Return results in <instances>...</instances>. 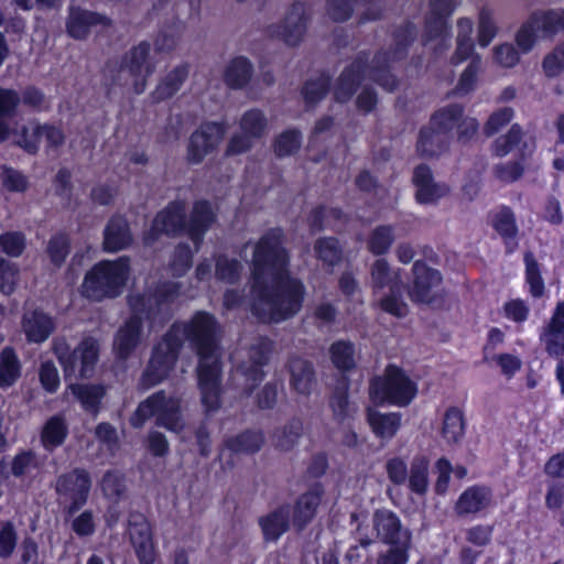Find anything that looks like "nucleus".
Instances as JSON below:
<instances>
[{
    "label": "nucleus",
    "instance_id": "nucleus-1",
    "mask_svg": "<svg viewBox=\"0 0 564 564\" xmlns=\"http://www.w3.org/2000/svg\"><path fill=\"white\" fill-rule=\"evenodd\" d=\"M290 253L280 228L267 231L256 243L252 256L250 306L263 323H279L302 308L305 285L290 274Z\"/></svg>",
    "mask_w": 564,
    "mask_h": 564
},
{
    "label": "nucleus",
    "instance_id": "nucleus-2",
    "mask_svg": "<svg viewBox=\"0 0 564 564\" xmlns=\"http://www.w3.org/2000/svg\"><path fill=\"white\" fill-rule=\"evenodd\" d=\"M175 330L180 350L184 341L198 357L196 368L200 400L207 413L220 408L221 395V327L216 317L207 312H197L186 323H175L167 332Z\"/></svg>",
    "mask_w": 564,
    "mask_h": 564
},
{
    "label": "nucleus",
    "instance_id": "nucleus-3",
    "mask_svg": "<svg viewBox=\"0 0 564 564\" xmlns=\"http://www.w3.org/2000/svg\"><path fill=\"white\" fill-rule=\"evenodd\" d=\"M416 26L406 22L398 28L393 35L394 48L392 54L379 52L369 64V54L360 53L338 76L334 86V99L345 104L351 99L360 83L369 78L387 91H393L398 87V79L390 73V63L403 58L409 46L416 37Z\"/></svg>",
    "mask_w": 564,
    "mask_h": 564
},
{
    "label": "nucleus",
    "instance_id": "nucleus-4",
    "mask_svg": "<svg viewBox=\"0 0 564 564\" xmlns=\"http://www.w3.org/2000/svg\"><path fill=\"white\" fill-rule=\"evenodd\" d=\"M180 294V285L175 282H164L154 290L129 296L132 316L119 327L113 338V350L121 360L128 359L141 343L142 317L163 322L169 318V304Z\"/></svg>",
    "mask_w": 564,
    "mask_h": 564
},
{
    "label": "nucleus",
    "instance_id": "nucleus-5",
    "mask_svg": "<svg viewBox=\"0 0 564 564\" xmlns=\"http://www.w3.org/2000/svg\"><path fill=\"white\" fill-rule=\"evenodd\" d=\"M215 219L216 215L207 200H198L194 204L188 221L184 203L173 202L156 215L150 231L144 236V243L152 246L161 234L176 236L186 232L195 246V251H198L205 234Z\"/></svg>",
    "mask_w": 564,
    "mask_h": 564
},
{
    "label": "nucleus",
    "instance_id": "nucleus-6",
    "mask_svg": "<svg viewBox=\"0 0 564 564\" xmlns=\"http://www.w3.org/2000/svg\"><path fill=\"white\" fill-rule=\"evenodd\" d=\"M129 274L128 257L100 261L86 273L83 293L94 301L113 299L122 292Z\"/></svg>",
    "mask_w": 564,
    "mask_h": 564
},
{
    "label": "nucleus",
    "instance_id": "nucleus-7",
    "mask_svg": "<svg viewBox=\"0 0 564 564\" xmlns=\"http://www.w3.org/2000/svg\"><path fill=\"white\" fill-rule=\"evenodd\" d=\"M150 417H155L158 426L174 433L182 432L185 420L181 398L167 395L164 390H160L139 404L130 421L132 426L140 429Z\"/></svg>",
    "mask_w": 564,
    "mask_h": 564
},
{
    "label": "nucleus",
    "instance_id": "nucleus-8",
    "mask_svg": "<svg viewBox=\"0 0 564 564\" xmlns=\"http://www.w3.org/2000/svg\"><path fill=\"white\" fill-rule=\"evenodd\" d=\"M91 485L90 474L85 468H74L56 477V501L65 518L73 517L86 505Z\"/></svg>",
    "mask_w": 564,
    "mask_h": 564
},
{
    "label": "nucleus",
    "instance_id": "nucleus-9",
    "mask_svg": "<svg viewBox=\"0 0 564 564\" xmlns=\"http://www.w3.org/2000/svg\"><path fill=\"white\" fill-rule=\"evenodd\" d=\"M416 384L397 366H388L383 377L371 380L369 394L373 402L405 406L416 395Z\"/></svg>",
    "mask_w": 564,
    "mask_h": 564
},
{
    "label": "nucleus",
    "instance_id": "nucleus-10",
    "mask_svg": "<svg viewBox=\"0 0 564 564\" xmlns=\"http://www.w3.org/2000/svg\"><path fill=\"white\" fill-rule=\"evenodd\" d=\"M401 276L399 270L393 271L386 259H377L370 267V285L373 291L389 288L390 293L380 300V307L397 317L409 313L408 304L401 296Z\"/></svg>",
    "mask_w": 564,
    "mask_h": 564
},
{
    "label": "nucleus",
    "instance_id": "nucleus-11",
    "mask_svg": "<svg viewBox=\"0 0 564 564\" xmlns=\"http://www.w3.org/2000/svg\"><path fill=\"white\" fill-rule=\"evenodd\" d=\"M53 350L64 368L65 376L75 373L78 366L82 378L93 376L99 355V345L96 339L85 338L74 350H70L64 339L57 338L54 340Z\"/></svg>",
    "mask_w": 564,
    "mask_h": 564
},
{
    "label": "nucleus",
    "instance_id": "nucleus-12",
    "mask_svg": "<svg viewBox=\"0 0 564 564\" xmlns=\"http://www.w3.org/2000/svg\"><path fill=\"white\" fill-rule=\"evenodd\" d=\"M175 330L166 332L162 340L154 346L151 359L142 373L140 384L150 389L161 383L173 369L180 354V340Z\"/></svg>",
    "mask_w": 564,
    "mask_h": 564
},
{
    "label": "nucleus",
    "instance_id": "nucleus-13",
    "mask_svg": "<svg viewBox=\"0 0 564 564\" xmlns=\"http://www.w3.org/2000/svg\"><path fill=\"white\" fill-rule=\"evenodd\" d=\"M272 345L264 338L253 343L246 355L236 367V373L243 378V393L249 397L254 389L263 381L265 372L262 367L269 362Z\"/></svg>",
    "mask_w": 564,
    "mask_h": 564
},
{
    "label": "nucleus",
    "instance_id": "nucleus-14",
    "mask_svg": "<svg viewBox=\"0 0 564 564\" xmlns=\"http://www.w3.org/2000/svg\"><path fill=\"white\" fill-rule=\"evenodd\" d=\"M412 281L408 286L409 299L416 304L430 305L438 299L442 283L441 273L423 261H415L412 267Z\"/></svg>",
    "mask_w": 564,
    "mask_h": 564
},
{
    "label": "nucleus",
    "instance_id": "nucleus-15",
    "mask_svg": "<svg viewBox=\"0 0 564 564\" xmlns=\"http://www.w3.org/2000/svg\"><path fill=\"white\" fill-rule=\"evenodd\" d=\"M221 123L204 122L189 137L186 149V161L196 165L214 152L225 137Z\"/></svg>",
    "mask_w": 564,
    "mask_h": 564
},
{
    "label": "nucleus",
    "instance_id": "nucleus-16",
    "mask_svg": "<svg viewBox=\"0 0 564 564\" xmlns=\"http://www.w3.org/2000/svg\"><path fill=\"white\" fill-rule=\"evenodd\" d=\"M307 20L304 3L294 2L286 10L280 23L268 26L267 34L272 39L283 41L286 45L296 46L306 33Z\"/></svg>",
    "mask_w": 564,
    "mask_h": 564
},
{
    "label": "nucleus",
    "instance_id": "nucleus-17",
    "mask_svg": "<svg viewBox=\"0 0 564 564\" xmlns=\"http://www.w3.org/2000/svg\"><path fill=\"white\" fill-rule=\"evenodd\" d=\"M372 530L376 539L387 545L411 544L412 533L404 527L397 513L389 509H378L373 512Z\"/></svg>",
    "mask_w": 564,
    "mask_h": 564
},
{
    "label": "nucleus",
    "instance_id": "nucleus-18",
    "mask_svg": "<svg viewBox=\"0 0 564 564\" xmlns=\"http://www.w3.org/2000/svg\"><path fill=\"white\" fill-rule=\"evenodd\" d=\"M412 182L415 186V198L420 204H436L449 193V187L445 183L434 180L433 172L426 164H420L414 169Z\"/></svg>",
    "mask_w": 564,
    "mask_h": 564
},
{
    "label": "nucleus",
    "instance_id": "nucleus-19",
    "mask_svg": "<svg viewBox=\"0 0 564 564\" xmlns=\"http://www.w3.org/2000/svg\"><path fill=\"white\" fill-rule=\"evenodd\" d=\"M540 340L550 357L564 358V300L557 303L553 316L540 334Z\"/></svg>",
    "mask_w": 564,
    "mask_h": 564
},
{
    "label": "nucleus",
    "instance_id": "nucleus-20",
    "mask_svg": "<svg viewBox=\"0 0 564 564\" xmlns=\"http://www.w3.org/2000/svg\"><path fill=\"white\" fill-rule=\"evenodd\" d=\"M286 369L290 376V388L297 394L308 397L316 383L313 364L299 356L289 358Z\"/></svg>",
    "mask_w": 564,
    "mask_h": 564
},
{
    "label": "nucleus",
    "instance_id": "nucleus-21",
    "mask_svg": "<svg viewBox=\"0 0 564 564\" xmlns=\"http://www.w3.org/2000/svg\"><path fill=\"white\" fill-rule=\"evenodd\" d=\"M22 330L30 343H44L55 330L53 318L40 308H26L22 316Z\"/></svg>",
    "mask_w": 564,
    "mask_h": 564
},
{
    "label": "nucleus",
    "instance_id": "nucleus-22",
    "mask_svg": "<svg viewBox=\"0 0 564 564\" xmlns=\"http://www.w3.org/2000/svg\"><path fill=\"white\" fill-rule=\"evenodd\" d=\"M323 495L324 489L317 484L297 498L292 509V523L297 531H302L314 519Z\"/></svg>",
    "mask_w": 564,
    "mask_h": 564
},
{
    "label": "nucleus",
    "instance_id": "nucleus-23",
    "mask_svg": "<svg viewBox=\"0 0 564 564\" xmlns=\"http://www.w3.org/2000/svg\"><path fill=\"white\" fill-rule=\"evenodd\" d=\"M492 503V490L486 486H471L464 490L455 503L458 517L476 514Z\"/></svg>",
    "mask_w": 564,
    "mask_h": 564
},
{
    "label": "nucleus",
    "instance_id": "nucleus-24",
    "mask_svg": "<svg viewBox=\"0 0 564 564\" xmlns=\"http://www.w3.org/2000/svg\"><path fill=\"white\" fill-rule=\"evenodd\" d=\"M111 21L108 17L80 8H72L67 20L68 34L77 40L87 37L90 29L96 25L109 26Z\"/></svg>",
    "mask_w": 564,
    "mask_h": 564
},
{
    "label": "nucleus",
    "instance_id": "nucleus-25",
    "mask_svg": "<svg viewBox=\"0 0 564 564\" xmlns=\"http://www.w3.org/2000/svg\"><path fill=\"white\" fill-rule=\"evenodd\" d=\"M291 513V506L282 505L259 518L264 541H278L290 529Z\"/></svg>",
    "mask_w": 564,
    "mask_h": 564
},
{
    "label": "nucleus",
    "instance_id": "nucleus-26",
    "mask_svg": "<svg viewBox=\"0 0 564 564\" xmlns=\"http://www.w3.org/2000/svg\"><path fill=\"white\" fill-rule=\"evenodd\" d=\"M451 39L452 32L448 18L426 14L423 33L424 45L437 41V44L433 47V52L436 56H440L451 47Z\"/></svg>",
    "mask_w": 564,
    "mask_h": 564
},
{
    "label": "nucleus",
    "instance_id": "nucleus-27",
    "mask_svg": "<svg viewBox=\"0 0 564 564\" xmlns=\"http://www.w3.org/2000/svg\"><path fill=\"white\" fill-rule=\"evenodd\" d=\"M451 140V137L429 122L419 132L416 151L424 158H437L448 150Z\"/></svg>",
    "mask_w": 564,
    "mask_h": 564
},
{
    "label": "nucleus",
    "instance_id": "nucleus-28",
    "mask_svg": "<svg viewBox=\"0 0 564 564\" xmlns=\"http://www.w3.org/2000/svg\"><path fill=\"white\" fill-rule=\"evenodd\" d=\"M129 535L140 564H154L150 524L143 518H140V521H130Z\"/></svg>",
    "mask_w": 564,
    "mask_h": 564
},
{
    "label": "nucleus",
    "instance_id": "nucleus-29",
    "mask_svg": "<svg viewBox=\"0 0 564 564\" xmlns=\"http://www.w3.org/2000/svg\"><path fill=\"white\" fill-rule=\"evenodd\" d=\"M367 422L376 435L381 441L392 440L402 425V415L398 412L383 413L376 409L367 410Z\"/></svg>",
    "mask_w": 564,
    "mask_h": 564
},
{
    "label": "nucleus",
    "instance_id": "nucleus-30",
    "mask_svg": "<svg viewBox=\"0 0 564 564\" xmlns=\"http://www.w3.org/2000/svg\"><path fill=\"white\" fill-rule=\"evenodd\" d=\"M132 243L129 224L121 216L109 219L104 230V249L108 252H118Z\"/></svg>",
    "mask_w": 564,
    "mask_h": 564
},
{
    "label": "nucleus",
    "instance_id": "nucleus-31",
    "mask_svg": "<svg viewBox=\"0 0 564 564\" xmlns=\"http://www.w3.org/2000/svg\"><path fill=\"white\" fill-rule=\"evenodd\" d=\"M531 14L542 39H553L564 32V8L536 10Z\"/></svg>",
    "mask_w": 564,
    "mask_h": 564
},
{
    "label": "nucleus",
    "instance_id": "nucleus-32",
    "mask_svg": "<svg viewBox=\"0 0 564 564\" xmlns=\"http://www.w3.org/2000/svg\"><path fill=\"white\" fill-rule=\"evenodd\" d=\"M150 50L151 46L148 42H141L133 46L122 59L127 67H130V73H134L145 80L155 70V63L150 57Z\"/></svg>",
    "mask_w": 564,
    "mask_h": 564
},
{
    "label": "nucleus",
    "instance_id": "nucleus-33",
    "mask_svg": "<svg viewBox=\"0 0 564 564\" xmlns=\"http://www.w3.org/2000/svg\"><path fill=\"white\" fill-rule=\"evenodd\" d=\"M492 226L502 238L506 252L512 253L518 248V226L516 215L509 207H502L494 217Z\"/></svg>",
    "mask_w": 564,
    "mask_h": 564
},
{
    "label": "nucleus",
    "instance_id": "nucleus-34",
    "mask_svg": "<svg viewBox=\"0 0 564 564\" xmlns=\"http://www.w3.org/2000/svg\"><path fill=\"white\" fill-rule=\"evenodd\" d=\"M304 434L303 421L293 417L284 425L276 427L271 436L273 446L282 452L292 451Z\"/></svg>",
    "mask_w": 564,
    "mask_h": 564
},
{
    "label": "nucleus",
    "instance_id": "nucleus-35",
    "mask_svg": "<svg viewBox=\"0 0 564 564\" xmlns=\"http://www.w3.org/2000/svg\"><path fill=\"white\" fill-rule=\"evenodd\" d=\"M40 466L41 462L34 452L22 451L12 458L9 468L3 459L0 462V475L3 479H8L11 475L22 478L32 470L39 469Z\"/></svg>",
    "mask_w": 564,
    "mask_h": 564
},
{
    "label": "nucleus",
    "instance_id": "nucleus-36",
    "mask_svg": "<svg viewBox=\"0 0 564 564\" xmlns=\"http://www.w3.org/2000/svg\"><path fill=\"white\" fill-rule=\"evenodd\" d=\"M252 74L251 62L243 56H237L227 64L224 80L230 88L240 89L250 82Z\"/></svg>",
    "mask_w": 564,
    "mask_h": 564
},
{
    "label": "nucleus",
    "instance_id": "nucleus-37",
    "mask_svg": "<svg viewBox=\"0 0 564 564\" xmlns=\"http://www.w3.org/2000/svg\"><path fill=\"white\" fill-rule=\"evenodd\" d=\"M188 73V65H180L173 68L152 93L153 100L159 102L174 96L187 79Z\"/></svg>",
    "mask_w": 564,
    "mask_h": 564
},
{
    "label": "nucleus",
    "instance_id": "nucleus-38",
    "mask_svg": "<svg viewBox=\"0 0 564 564\" xmlns=\"http://www.w3.org/2000/svg\"><path fill=\"white\" fill-rule=\"evenodd\" d=\"M348 382L343 379L338 382L329 399V406L337 422H344L354 416L357 408L348 399Z\"/></svg>",
    "mask_w": 564,
    "mask_h": 564
},
{
    "label": "nucleus",
    "instance_id": "nucleus-39",
    "mask_svg": "<svg viewBox=\"0 0 564 564\" xmlns=\"http://www.w3.org/2000/svg\"><path fill=\"white\" fill-rule=\"evenodd\" d=\"M22 365L12 347L0 352V389H8L21 377Z\"/></svg>",
    "mask_w": 564,
    "mask_h": 564
},
{
    "label": "nucleus",
    "instance_id": "nucleus-40",
    "mask_svg": "<svg viewBox=\"0 0 564 564\" xmlns=\"http://www.w3.org/2000/svg\"><path fill=\"white\" fill-rule=\"evenodd\" d=\"M264 444V435L261 431H245L226 440V446L237 454H254Z\"/></svg>",
    "mask_w": 564,
    "mask_h": 564
},
{
    "label": "nucleus",
    "instance_id": "nucleus-41",
    "mask_svg": "<svg viewBox=\"0 0 564 564\" xmlns=\"http://www.w3.org/2000/svg\"><path fill=\"white\" fill-rule=\"evenodd\" d=\"M68 434V427L62 415H54L47 420L41 433V442L45 449L53 451L61 446Z\"/></svg>",
    "mask_w": 564,
    "mask_h": 564
},
{
    "label": "nucleus",
    "instance_id": "nucleus-42",
    "mask_svg": "<svg viewBox=\"0 0 564 564\" xmlns=\"http://www.w3.org/2000/svg\"><path fill=\"white\" fill-rule=\"evenodd\" d=\"M464 107L459 104H451L442 107L433 113L430 122L433 127L440 129L443 133L452 138L453 130L458 126L463 113Z\"/></svg>",
    "mask_w": 564,
    "mask_h": 564
},
{
    "label": "nucleus",
    "instance_id": "nucleus-43",
    "mask_svg": "<svg viewBox=\"0 0 564 564\" xmlns=\"http://www.w3.org/2000/svg\"><path fill=\"white\" fill-rule=\"evenodd\" d=\"M73 394L79 400L83 408L96 414L99 411L101 399L105 397L106 390L101 384H72Z\"/></svg>",
    "mask_w": 564,
    "mask_h": 564
},
{
    "label": "nucleus",
    "instance_id": "nucleus-44",
    "mask_svg": "<svg viewBox=\"0 0 564 564\" xmlns=\"http://www.w3.org/2000/svg\"><path fill=\"white\" fill-rule=\"evenodd\" d=\"M20 101L21 98L15 90L0 87V142L9 135L7 120L15 115Z\"/></svg>",
    "mask_w": 564,
    "mask_h": 564
},
{
    "label": "nucleus",
    "instance_id": "nucleus-45",
    "mask_svg": "<svg viewBox=\"0 0 564 564\" xmlns=\"http://www.w3.org/2000/svg\"><path fill=\"white\" fill-rule=\"evenodd\" d=\"M430 462L425 456H415L411 462L409 487L411 491L423 496L429 489Z\"/></svg>",
    "mask_w": 564,
    "mask_h": 564
},
{
    "label": "nucleus",
    "instance_id": "nucleus-46",
    "mask_svg": "<svg viewBox=\"0 0 564 564\" xmlns=\"http://www.w3.org/2000/svg\"><path fill=\"white\" fill-rule=\"evenodd\" d=\"M465 431V420L463 411L458 408H449L443 419L442 435L449 444L460 441Z\"/></svg>",
    "mask_w": 564,
    "mask_h": 564
},
{
    "label": "nucleus",
    "instance_id": "nucleus-47",
    "mask_svg": "<svg viewBox=\"0 0 564 564\" xmlns=\"http://www.w3.org/2000/svg\"><path fill=\"white\" fill-rule=\"evenodd\" d=\"M334 366L340 370H351L356 366V349L351 341L338 340L329 348Z\"/></svg>",
    "mask_w": 564,
    "mask_h": 564
},
{
    "label": "nucleus",
    "instance_id": "nucleus-48",
    "mask_svg": "<svg viewBox=\"0 0 564 564\" xmlns=\"http://www.w3.org/2000/svg\"><path fill=\"white\" fill-rule=\"evenodd\" d=\"M239 126L242 132L259 140L267 133L268 120L261 110L251 109L242 115Z\"/></svg>",
    "mask_w": 564,
    "mask_h": 564
},
{
    "label": "nucleus",
    "instance_id": "nucleus-49",
    "mask_svg": "<svg viewBox=\"0 0 564 564\" xmlns=\"http://www.w3.org/2000/svg\"><path fill=\"white\" fill-rule=\"evenodd\" d=\"M314 252L323 263L334 267L341 260V247L336 238H319L314 243Z\"/></svg>",
    "mask_w": 564,
    "mask_h": 564
},
{
    "label": "nucleus",
    "instance_id": "nucleus-50",
    "mask_svg": "<svg viewBox=\"0 0 564 564\" xmlns=\"http://www.w3.org/2000/svg\"><path fill=\"white\" fill-rule=\"evenodd\" d=\"M394 241V228L391 225H381L376 227L369 236L368 249L376 256L384 254L389 251Z\"/></svg>",
    "mask_w": 564,
    "mask_h": 564
},
{
    "label": "nucleus",
    "instance_id": "nucleus-51",
    "mask_svg": "<svg viewBox=\"0 0 564 564\" xmlns=\"http://www.w3.org/2000/svg\"><path fill=\"white\" fill-rule=\"evenodd\" d=\"M525 279L530 285V292L534 297H541L544 293V282L541 276L540 265L532 251L524 253Z\"/></svg>",
    "mask_w": 564,
    "mask_h": 564
},
{
    "label": "nucleus",
    "instance_id": "nucleus-52",
    "mask_svg": "<svg viewBox=\"0 0 564 564\" xmlns=\"http://www.w3.org/2000/svg\"><path fill=\"white\" fill-rule=\"evenodd\" d=\"M330 79L326 75H321L315 79L307 80L302 89L304 100L307 106H314L322 100L328 93Z\"/></svg>",
    "mask_w": 564,
    "mask_h": 564
},
{
    "label": "nucleus",
    "instance_id": "nucleus-53",
    "mask_svg": "<svg viewBox=\"0 0 564 564\" xmlns=\"http://www.w3.org/2000/svg\"><path fill=\"white\" fill-rule=\"evenodd\" d=\"M183 31L184 24L182 21H176L171 26L161 30L154 43L155 51L165 53L173 51Z\"/></svg>",
    "mask_w": 564,
    "mask_h": 564
},
{
    "label": "nucleus",
    "instance_id": "nucleus-54",
    "mask_svg": "<svg viewBox=\"0 0 564 564\" xmlns=\"http://www.w3.org/2000/svg\"><path fill=\"white\" fill-rule=\"evenodd\" d=\"M242 270V264L237 259H229L226 256H219L216 260V278L223 282L236 283Z\"/></svg>",
    "mask_w": 564,
    "mask_h": 564
},
{
    "label": "nucleus",
    "instance_id": "nucleus-55",
    "mask_svg": "<svg viewBox=\"0 0 564 564\" xmlns=\"http://www.w3.org/2000/svg\"><path fill=\"white\" fill-rule=\"evenodd\" d=\"M497 32L498 28L494 21L492 12L487 8H482L478 18V44L481 47H487L496 37Z\"/></svg>",
    "mask_w": 564,
    "mask_h": 564
},
{
    "label": "nucleus",
    "instance_id": "nucleus-56",
    "mask_svg": "<svg viewBox=\"0 0 564 564\" xmlns=\"http://www.w3.org/2000/svg\"><path fill=\"white\" fill-rule=\"evenodd\" d=\"M18 545V533L11 521L0 522V558H10Z\"/></svg>",
    "mask_w": 564,
    "mask_h": 564
},
{
    "label": "nucleus",
    "instance_id": "nucleus-57",
    "mask_svg": "<svg viewBox=\"0 0 564 564\" xmlns=\"http://www.w3.org/2000/svg\"><path fill=\"white\" fill-rule=\"evenodd\" d=\"M25 247L26 238L21 231H7L0 235V249L11 258L20 257Z\"/></svg>",
    "mask_w": 564,
    "mask_h": 564
},
{
    "label": "nucleus",
    "instance_id": "nucleus-58",
    "mask_svg": "<svg viewBox=\"0 0 564 564\" xmlns=\"http://www.w3.org/2000/svg\"><path fill=\"white\" fill-rule=\"evenodd\" d=\"M371 0H329V17L334 21H346L352 15L357 7L365 6Z\"/></svg>",
    "mask_w": 564,
    "mask_h": 564
},
{
    "label": "nucleus",
    "instance_id": "nucleus-59",
    "mask_svg": "<svg viewBox=\"0 0 564 564\" xmlns=\"http://www.w3.org/2000/svg\"><path fill=\"white\" fill-rule=\"evenodd\" d=\"M112 84L119 86H128L132 84L135 94L140 95L145 90L147 82L144 78L130 73V67H127L122 61L119 68L111 75Z\"/></svg>",
    "mask_w": 564,
    "mask_h": 564
},
{
    "label": "nucleus",
    "instance_id": "nucleus-60",
    "mask_svg": "<svg viewBox=\"0 0 564 564\" xmlns=\"http://www.w3.org/2000/svg\"><path fill=\"white\" fill-rule=\"evenodd\" d=\"M47 254L55 265L59 267L64 263L69 253V239L64 234H57L48 240Z\"/></svg>",
    "mask_w": 564,
    "mask_h": 564
},
{
    "label": "nucleus",
    "instance_id": "nucleus-61",
    "mask_svg": "<svg viewBox=\"0 0 564 564\" xmlns=\"http://www.w3.org/2000/svg\"><path fill=\"white\" fill-rule=\"evenodd\" d=\"M301 147V133L297 130H286L281 133L274 145L278 156L283 158L295 153Z\"/></svg>",
    "mask_w": 564,
    "mask_h": 564
},
{
    "label": "nucleus",
    "instance_id": "nucleus-62",
    "mask_svg": "<svg viewBox=\"0 0 564 564\" xmlns=\"http://www.w3.org/2000/svg\"><path fill=\"white\" fill-rule=\"evenodd\" d=\"M41 140V124L30 123L29 126L22 128L21 133L17 140V144L23 148L28 153L34 154L39 150Z\"/></svg>",
    "mask_w": 564,
    "mask_h": 564
},
{
    "label": "nucleus",
    "instance_id": "nucleus-63",
    "mask_svg": "<svg viewBox=\"0 0 564 564\" xmlns=\"http://www.w3.org/2000/svg\"><path fill=\"white\" fill-rule=\"evenodd\" d=\"M0 183L9 192H24L28 188V178L18 170L3 166L0 173Z\"/></svg>",
    "mask_w": 564,
    "mask_h": 564
},
{
    "label": "nucleus",
    "instance_id": "nucleus-64",
    "mask_svg": "<svg viewBox=\"0 0 564 564\" xmlns=\"http://www.w3.org/2000/svg\"><path fill=\"white\" fill-rule=\"evenodd\" d=\"M542 68L547 77H556L564 70V42L557 44L542 62Z\"/></svg>",
    "mask_w": 564,
    "mask_h": 564
}]
</instances>
